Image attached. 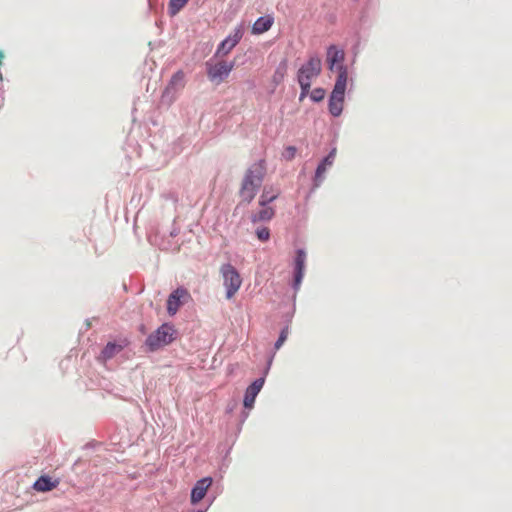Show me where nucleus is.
Segmentation results:
<instances>
[{"instance_id": "bb28decb", "label": "nucleus", "mask_w": 512, "mask_h": 512, "mask_svg": "<svg viewBox=\"0 0 512 512\" xmlns=\"http://www.w3.org/2000/svg\"><path fill=\"white\" fill-rule=\"evenodd\" d=\"M297 153V147L294 145H288L285 147L284 151L282 152V158L285 161H292Z\"/></svg>"}, {"instance_id": "c9c22d12", "label": "nucleus", "mask_w": 512, "mask_h": 512, "mask_svg": "<svg viewBox=\"0 0 512 512\" xmlns=\"http://www.w3.org/2000/svg\"><path fill=\"white\" fill-rule=\"evenodd\" d=\"M192 512H207V509L197 508L193 510Z\"/></svg>"}, {"instance_id": "412c9836", "label": "nucleus", "mask_w": 512, "mask_h": 512, "mask_svg": "<svg viewBox=\"0 0 512 512\" xmlns=\"http://www.w3.org/2000/svg\"><path fill=\"white\" fill-rule=\"evenodd\" d=\"M190 0H169L168 2V15L170 17L176 16Z\"/></svg>"}, {"instance_id": "c85d7f7f", "label": "nucleus", "mask_w": 512, "mask_h": 512, "mask_svg": "<svg viewBox=\"0 0 512 512\" xmlns=\"http://www.w3.org/2000/svg\"><path fill=\"white\" fill-rule=\"evenodd\" d=\"M249 413H250V411L245 410V409L243 408V410H242V412H241V414H240V420H239V425H238V431H241V429H242V425H243V423L246 421V419L248 418Z\"/></svg>"}, {"instance_id": "1a4fd4ad", "label": "nucleus", "mask_w": 512, "mask_h": 512, "mask_svg": "<svg viewBox=\"0 0 512 512\" xmlns=\"http://www.w3.org/2000/svg\"><path fill=\"white\" fill-rule=\"evenodd\" d=\"M244 32V24H238L230 34H228L223 40L219 42L212 59L224 57L229 54L233 48L241 41L244 36Z\"/></svg>"}, {"instance_id": "f3484780", "label": "nucleus", "mask_w": 512, "mask_h": 512, "mask_svg": "<svg viewBox=\"0 0 512 512\" xmlns=\"http://www.w3.org/2000/svg\"><path fill=\"white\" fill-rule=\"evenodd\" d=\"M280 193V189L275 187L274 185H265L262 188L261 194L258 198V205L271 206V204L279 198Z\"/></svg>"}, {"instance_id": "0eeeda50", "label": "nucleus", "mask_w": 512, "mask_h": 512, "mask_svg": "<svg viewBox=\"0 0 512 512\" xmlns=\"http://www.w3.org/2000/svg\"><path fill=\"white\" fill-rule=\"evenodd\" d=\"M336 153H337V148H336V146H333L330 149V151L325 156H323L320 159V161L318 162L315 172H314V176L312 178L311 188L305 197L306 200H308L312 196V194L316 191V189H318L322 185L323 181L325 180L326 172L333 165V163L335 161Z\"/></svg>"}, {"instance_id": "5701e85b", "label": "nucleus", "mask_w": 512, "mask_h": 512, "mask_svg": "<svg viewBox=\"0 0 512 512\" xmlns=\"http://www.w3.org/2000/svg\"><path fill=\"white\" fill-rule=\"evenodd\" d=\"M291 300H292V303H291L290 309L288 311L284 312L282 315V319L285 324L284 326H287L288 329H290V324L293 320V317H294L295 311H296V296L292 295Z\"/></svg>"}, {"instance_id": "a878e982", "label": "nucleus", "mask_w": 512, "mask_h": 512, "mask_svg": "<svg viewBox=\"0 0 512 512\" xmlns=\"http://www.w3.org/2000/svg\"><path fill=\"white\" fill-rule=\"evenodd\" d=\"M288 334H289L288 327L283 326L278 334V338L274 342L273 348L275 351L279 350L283 346V344L286 342V340L288 338Z\"/></svg>"}, {"instance_id": "423d86ee", "label": "nucleus", "mask_w": 512, "mask_h": 512, "mask_svg": "<svg viewBox=\"0 0 512 512\" xmlns=\"http://www.w3.org/2000/svg\"><path fill=\"white\" fill-rule=\"evenodd\" d=\"M220 273L223 278L226 299H232L242 285V277L239 271L230 263L222 264Z\"/></svg>"}, {"instance_id": "4468645a", "label": "nucleus", "mask_w": 512, "mask_h": 512, "mask_svg": "<svg viewBox=\"0 0 512 512\" xmlns=\"http://www.w3.org/2000/svg\"><path fill=\"white\" fill-rule=\"evenodd\" d=\"M264 386L263 378H255L244 390L243 408L251 411L254 408L256 398Z\"/></svg>"}, {"instance_id": "9d476101", "label": "nucleus", "mask_w": 512, "mask_h": 512, "mask_svg": "<svg viewBox=\"0 0 512 512\" xmlns=\"http://www.w3.org/2000/svg\"><path fill=\"white\" fill-rule=\"evenodd\" d=\"M185 86V73L179 69L174 72L165 86L161 94V100L163 103L171 104L175 98L178 90Z\"/></svg>"}, {"instance_id": "39448f33", "label": "nucleus", "mask_w": 512, "mask_h": 512, "mask_svg": "<svg viewBox=\"0 0 512 512\" xmlns=\"http://www.w3.org/2000/svg\"><path fill=\"white\" fill-rule=\"evenodd\" d=\"M348 82L349 80L335 78L333 88L328 95L327 109L329 114L334 118L340 117L343 113Z\"/></svg>"}, {"instance_id": "2f4dec72", "label": "nucleus", "mask_w": 512, "mask_h": 512, "mask_svg": "<svg viewBox=\"0 0 512 512\" xmlns=\"http://www.w3.org/2000/svg\"><path fill=\"white\" fill-rule=\"evenodd\" d=\"M100 443L96 440H91L84 445V449H94L99 446Z\"/></svg>"}, {"instance_id": "ddd939ff", "label": "nucleus", "mask_w": 512, "mask_h": 512, "mask_svg": "<svg viewBox=\"0 0 512 512\" xmlns=\"http://www.w3.org/2000/svg\"><path fill=\"white\" fill-rule=\"evenodd\" d=\"M190 297V293L185 287L180 286L174 289L166 300L167 314L174 316Z\"/></svg>"}, {"instance_id": "6ab92c4d", "label": "nucleus", "mask_w": 512, "mask_h": 512, "mask_svg": "<svg viewBox=\"0 0 512 512\" xmlns=\"http://www.w3.org/2000/svg\"><path fill=\"white\" fill-rule=\"evenodd\" d=\"M261 209L256 213H252L250 216V221L255 224L258 222H269L276 215V209L273 206H260Z\"/></svg>"}, {"instance_id": "a211bd4d", "label": "nucleus", "mask_w": 512, "mask_h": 512, "mask_svg": "<svg viewBox=\"0 0 512 512\" xmlns=\"http://www.w3.org/2000/svg\"><path fill=\"white\" fill-rule=\"evenodd\" d=\"M307 252L303 247H298L294 250L292 259V272L304 273L306 272Z\"/></svg>"}, {"instance_id": "c756f323", "label": "nucleus", "mask_w": 512, "mask_h": 512, "mask_svg": "<svg viewBox=\"0 0 512 512\" xmlns=\"http://www.w3.org/2000/svg\"><path fill=\"white\" fill-rule=\"evenodd\" d=\"M217 496L216 495H207L205 500H206V506L203 508V509H207V511L209 510V508L212 506V504L214 503V501L216 500Z\"/></svg>"}, {"instance_id": "473e14b6", "label": "nucleus", "mask_w": 512, "mask_h": 512, "mask_svg": "<svg viewBox=\"0 0 512 512\" xmlns=\"http://www.w3.org/2000/svg\"><path fill=\"white\" fill-rule=\"evenodd\" d=\"M165 198L168 199V200H171L173 202H177L178 201L177 195L175 193H173V192H170L167 195H165Z\"/></svg>"}, {"instance_id": "2eb2a0df", "label": "nucleus", "mask_w": 512, "mask_h": 512, "mask_svg": "<svg viewBox=\"0 0 512 512\" xmlns=\"http://www.w3.org/2000/svg\"><path fill=\"white\" fill-rule=\"evenodd\" d=\"M274 22L275 18L273 14H264L253 22L250 32L252 35H262L272 28Z\"/></svg>"}, {"instance_id": "7c9ffc66", "label": "nucleus", "mask_w": 512, "mask_h": 512, "mask_svg": "<svg viewBox=\"0 0 512 512\" xmlns=\"http://www.w3.org/2000/svg\"><path fill=\"white\" fill-rule=\"evenodd\" d=\"M237 406V402L231 401L225 408V414H232Z\"/></svg>"}, {"instance_id": "4be33fe9", "label": "nucleus", "mask_w": 512, "mask_h": 512, "mask_svg": "<svg viewBox=\"0 0 512 512\" xmlns=\"http://www.w3.org/2000/svg\"><path fill=\"white\" fill-rule=\"evenodd\" d=\"M304 277H305L304 273L292 272L289 285H290L291 289L293 290V295H295L296 297H297V292L300 290V287H301Z\"/></svg>"}, {"instance_id": "f257e3e1", "label": "nucleus", "mask_w": 512, "mask_h": 512, "mask_svg": "<svg viewBox=\"0 0 512 512\" xmlns=\"http://www.w3.org/2000/svg\"><path fill=\"white\" fill-rule=\"evenodd\" d=\"M265 175L266 167L265 160L263 159L255 162L246 170L238 191L241 200L236 206L234 213L240 206L249 205L255 199L261 189Z\"/></svg>"}, {"instance_id": "20e7f679", "label": "nucleus", "mask_w": 512, "mask_h": 512, "mask_svg": "<svg viewBox=\"0 0 512 512\" xmlns=\"http://www.w3.org/2000/svg\"><path fill=\"white\" fill-rule=\"evenodd\" d=\"M346 53L342 47L337 44H330L326 47V65L331 73L336 72V78L349 80V69L345 63Z\"/></svg>"}, {"instance_id": "f704fd0d", "label": "nucleus", "mask_w": 512, "mask_h": 512, "mask_svg": "<svg viewBox=\"0 0 512 512\" xmlns=\"http://www.w3.org/2000/svg\"><path fill=\"white\" fill-rule=\"evenodd\" d=\"M179 233V230L174 228L171 232H170V236L171 237H176Z\"/></svg>"}, {"instance_id": "aec40b11", "label": "nucleus", "mask_w": 512, "mask_h": 512, "mask_svg": "<svg viewBox=\"0 0 512 512\" xmlns=\"http://www.w3.org/2000/svg\"><path fill=\"white\" fill-rule=\"evenodd\" d=\"M287 69H288V59L283 58L278 63V65L274 71V74L272 76V83L274 84V86H278L284 81V78L287 73Z\"/></svg>"}, {"instance_id": "393cba45", "label": "nucleus", "mask_w": 512, "mask_h": 512, "mask_svg": "<svg viewBox=\"0 0 512 512\" xmlns=\"http://www.w3.org/2000/svg\"><path fill=\"white\" fill-rule=\"evenodd\" d=\"M255 235L260 242L266 243L271 238V231L266 226H260L256 228Z\"/></svg>"}, {"instance_id": "7ed1b4c3", "label": "nucleus", "mask_w": 512, "mask_h": 512, "mask_svg": "<svg viewBox=\"0 0 512 512\" xmlns=\"http://www.w3.org/2000/svg\"><path fill=\"white\" fill-rule=\"evenodd\" d=\"M178 337V331L171 322H164L150 333L143 344L146 352L153 353L173 343Z\"/></svg>"}, {"instance_id": "58836bf2", "label": "nucleus", "mask_w": 512, "mask_h": 512, "mask_svg": "<svg viewBox=\"0 0 512 512\" xmlns=\"http://www.w3.org/2000/svg\"><path fill=\"white\" fill-rule=\"evenodd\" d=\"M362 22L364 21V14L361 15V19H360Z\"/></svg>"}, {"instance_id": "f03ea898", "label": "nucleus", "mask_w": 512, "mask_h": 512, "mask_svg": "<svg viewBox=\"0 0 512 512\" xmlns=\"http://www.w3.org/2000/svg\"><path fill=\"white\" fill-rule=\"evenodd\" d=\"M322 59L317 53L309 55L307 60L298 68L295 81L300 87L299 101L302 102L309 94L313 79L322 73Z\"/></svg>"}, {"instance_id": "6e6552de", "label": "nucleus", "mask_w": 512, "mask_h": 512, "mask_svg": "<svg viewBox=\"0 0 512 512\" xmlns=\"http://www.w3.org/2000/svg\"><path fill=\"white\" fill-rule=\"evenodd\" d=\"M235 60L230 62H217L213 63L212 59L205 63L206 74L209 81L212 83L220 84L226 80L232 70L235 68Z\"/></svg>"}, {"instance_id": "dca6fc26", "label": "nucleus", "mask_w": 512, "mask_h": 512, "mask_svg": "<svg viewBox=\"0 0 512 512\" xmlns=\"http://www.w3.org/2000/svg\"><path fill=\"white\" fill-rule=\"evenodd\" d=\"M59 479L53 478L48 474L40 475L32 484V488L37 492H49L59 485Z\"/></svg>"}, {"instance_id": "f8f14e48", "label": "nucleus", "mask_w": 512, "mask_h": 512, "mask_svg": "<svg viewBox=\"0 0 512 512\" xmlns=\"http://www.w3.org/2000/svg\"><path fill=\"white\" fill-rule=\"evenodd\" d=\"M131 344L128 337L120 336L114 340L108 341L102 348L98 360L101 362H107L113 359L117 354L123 351Z\"/></svg>"}, {"instance_id": "e433bc0d", "label": "nucleus", "mask_w": 512, "mask_h": 512, "mask_svg": "<svg viewBox=\"0 0 512 512\" xmlns=\"http://www.w3.org/2000/svg\"><path fill=\"white\" fill-rule=\"evenodd\" d=\"M0 82H3V74L0 72Z\"/></svg>"}, {"instance_id": "9b49d317", "label": "nucleus", "mask_w": 512, "mask_h": 512, "mask_svg": "<svg viewBox=\"0 0 512 512\" xmlns=\"http://www.w3.org/2000/svg\"><path fill=\"white\" fill-rule=\"evenodd\" d=\"M214 483V478L210 475L201 477L198 479L191 487L189 502L192 506L199 505L203 500H205L208 495L209 489L212 487Z\"/></svg>"}, {"instance_id": "cd10ccee", "label": "nucleus", "mask_w": 512, "mask_h": 512, "mask_svg": "<svg viewBox=\"0 0 512 512\" xmlns=\"http://www.w3.org/2000/svg\"><path fill=\"white\" fill-rule=\"evenodd\" d=\"M273 359H274V353H272L268 358H267V361H266V365L264 366L262 372H261V375L258 377V378H263L264 379V382L266 381V377L271 369V366H272V362H273Z\"/></svg>"}, {"instance_id": "4c0bfd02", "label": "nucleus", "mask_w": 512, "mask_h": 512, "mask_svg": "<svg viewBox=\"0 0 512 512\" xmlns=\"http://www.w3.org/2000/svg\"><path fill=\"white\" fill-rule=\"evenodd\" d=\"M0 91H3V84L0 82Z\"/></svg>"}, {"instance_id": "b1692460", "label": "nucleus", "mask_w": 512, "mask_h": 512, "mask_svg": "<svg viewBox=\"0 0 512 512\" xmlns=\"http://www.w3.org/2000/svg\"><path fill=\"white\" fill-rule=\"evenodd\" d=\"M325 96H326L325 88L315 87L313 90L310 89L307 97H309L313 103H320L324 100Z\"/></svg>"}, {"instance_id": "72a5a7b5", "label": "nucleus", "mask_w": 512, "mask_h": 512, "mask_svg": "<svg viewBox=\"0 0 512 512\" xmlns=\"http://www.w3.org/2000/svg\"><path fill=\"white\" fill-rule=\"evenodd\" d=\"M147 2H148V7H149L150 10H155L156 9L154 0H147Z\"/></svg>"}]
</instances>
